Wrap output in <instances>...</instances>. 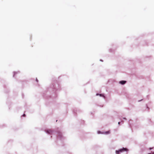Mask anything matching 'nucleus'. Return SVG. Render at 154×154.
I'll list each match as a JSON object with an SVG mask.
<instances>
[{"mask_svg": "<svg viewBox=\"0 0 154 154\" xmlns=\"http://www.w3.org/2000/svg\"><path fill=\"white\" fill-rule=\"evenodd\" d=\"M36 81H37V82H38V80H37V79H36Z\"/></svg>", "mask_w": 154, "mask_h": 154, "instance_id": "1a4fd4ad", "label": "nucleus"}, {"mask_svg": "<svg viewBox=\"0 0 154 154\" xmlns=\"http://www.w3.org/2000/svg\"><path fill=\"white\" fill-rule=\"evenodd\" d=\"M126 82L125 81H120L119 83L122 85H124L126 83Z\"/></svg>", "mask_w": 154, "mask_h": 154, "instance_id": "20e7f679", "label": "nucleus"}, {"mask_svg": "<svg viewBox=\"0 0 154 154\" xmlns=\"http://www.w3.org/2000/svg\"><path fill=\"white\" fill-rule=\"evenodd\" d=\"M118 124H120V122H118Z\"/></svg>", "mask_w": 154, "mask_h": 154, "instance_id": "6e6552de", "label": "nucleus"}, {"mask_svg": "<svg viewBox=\"0 0 154 154\" xmlns=\"http://www.w3.org/2000/svg\"><path fill=\"white\" fill-rule=\"evenodd\" d=\"M100 96H102V95L101 94H100Z\"/></svg>", "mask_w": 154, "mask_h": 154, "instance_id": "0eeeda50", "label": "nucleus"}, {"mask_svg": "<svg viewBox=\"0 0 154 154\" xmlns=\"http://www.w3.org/2000/svg\"><path fill=\"white\" fill-rule=\"evenodd\" d=\"M46 132L47 133L50 134L52 133V131L51 130L48 129L46 131Z\"/></svg>", "mask_w": 154, "mask_h": 154, "instance_id": "7ed1b4c3", "label": "nucleus"}, {"mask_svg": "<svg viewBox=\"0 0 154 154\" xmlns=\"http://www.w3.org/2000/svg\"><path fill=\"white\" fill-rule=\"evenodd\" d=\"M17 73V72H14V76L15 75H16V74Z\"/></svg>", "mask_w": 154, "mask_h": 154, "instance_id": "39448f33", "label": "nucleus"}, {"mask_svg": "<svg viewBox=\"0 0 154 154\" xmlns=\"http://www.w3.org/2000/svg\"><path fill=\"white\" fill-rule=\"evenodd\" d=\"M153 154H154V152L153 153Z\"/></svg>", "mask_w": 154, "mask_h": 154, "instance_id": "9d476101", "label": "nucleus"}, {"mask_svg": "<svg viewBox=\"0 0 154 154\" xmlns=\"http://www.w3.org/2000/svg\"><path fill=\"white\" fill-rule=\"evenodd\" d=\"M23 116V117H25V114H24Z\"/></svg>", "mask_w": 154, "mask_h": 154, "instance_id": "423d86ee", "label": "nucleus"}, {"mask_svg": "<svg viewBox=\"0 0 154 154\" xmlns=\"http://www.w3.org/2000/svg\"><path fill=\"white\" fill-rule=\"evenodd\" d=\"M128 149L126 148L123 147L122 149H120L116 151V154H119L120 153L123 152L125 151H128Z\"/></svg>", "mask_w": 154, "mask_h": 154, "instance_id": "f257e3e1", "label": "nucleus"}, {"mask_svg": "<svg viewBox=\"0 0 154 154\" xmlns=\"http://www.w3.org/2000/svg\"><path fill=\"white\" fill-rule=\"evenodd\" d=\"M110 133L109 131H106L105 132H102L100 131H97V134H109Z\"/></svg>", "mask_w": 154, "mask_h": 154, "instance_id": "f03ea898", "label": "nucleus"}]
</instances>
